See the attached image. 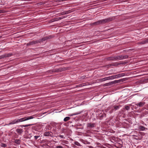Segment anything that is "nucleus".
<instances>
[{
  "label": "nucleus",
  "mask_w": 148,
  "mask_h": 148,
  "mask_svg": "<svg viewBox=\"0 0 148 148\" xmlns=\"http://www.w3.org/2000/svg\"><path fill=\"white\" fill-rule=\"evenodd\" d=\"M33 118L32 116H27L20 119H16L17 123L25 121Z\"/></svg>",
  "instance_id": "7ed1b4c3"
},
{
  "label": "nucleus",
  "mask_w": 148,
  "mask_h": 148,
  "mask_svg": "<svg viewBox=\"0 0 148 148\" xmlns=\"http://www.w3.org/2000/svg\"><path fill=\"white\" fill-rule=\"evenodd\" d=\"M1 146L2 147H5L7 145L6 144L3 143H1Z\"/></svg>",
  "instance_id": "aec40b11"
},
{
  "label": "nucleus",
  "mask_w": 148,
  "mask_h": 148,
  "mask_svg": "<svg viewBox=\"0 0 148 148\" xmlns=\"http://www.w3.org/2000/svg\"><path fill=\"white\" fill-rule=\"evenodd\" d=\"M5 58V56H4V55L0 56V59H1L3 58Z\"/></svg>",
  "instance_id": "5701e85b"
},
{
  "label": "nucleus",
  "mask_w": 148,
  "mask_h": 148,
  "mask_svg": "<svg viewBox=\"0 0 148 148\" xmlns=\"http://www.w3.org/2000/svg\"><path fill=\"white\" fill-rule=\"evenodd\" d=\"M65 17L64 16L62 17H60L59 18H56L55 20L54 21H56L58 20H60L64 18Z\"/></svg>",
  "instance_id": "f3484780"
},
{
  "label": "nucleus",
  "mask_w": 148,
  "mask_h": 148,
  "mask_svg": "<svg viewBox=\"0 0 148 148\" xmlns=\"http://www.w3.org/2000/svg\"><path fill=\"white\" fill-rule=\"evenodd\" d=\"M15 142L17 144H20L21 142L19 139H16L15 140Z\"/></svg>",
  "instance_id": "6ab92c4d"
},
{
  "label": "nucleus",
  "mask_w": 148,
  "mask_h": 148,
  "mask_svg": "<svg viewBox=\"0 0 148 148\" xmlns=\"http://www.w3.org/2000/svg\"><path fill=\"white\" fill-rule=\"evenodd\" d=\"M87 127L90 129L92 128L95 126V124L94 123H88L87 124Z\"/></svg>",
  "instance_id": "0eeeda50"
},
{
  "label": "nucleus",
  "mask_w": 148,
  "mask_h": 148,
  "mask_svg": "<svg viewBox=\"0 0 148 148\" xmlns=\"http://www.w3.org/2000/svg\"><path fill=\"white\" fill-rule=\"evenodd\" d=\"M16 132L19 134H21L23 132V130L22 129H17L16 130Z\"/></svg>",
  "instance_id": "6e6552de"
},
{
  "label": "nucleus",
  "mask_w": 148,
  "mask_h": 148,
  "mask_svg": "<svg viewBox=\"0 0 148 148\" xmlns=\"http://www.w3.org/2000/svg\"><path fill=\"white\" fill-rule=\"evenodd\" d=\"M145 104V102H140L136 104V105H137V106H139V107H140L143 106Z\"/></svg>",
  "instance_id": "1a4fd4ad"
},
{
  "label": "nucleus",
  "mask_w": 148,
  "mask_h": 148,
  "mask_svg": "<svg viewBox=\"0 0 148 148\" xmlns=\"http://www.w3.org/2000/svg\"><path fill=\"white\" fill-rule=\"evenodd\" d=\"M39 137L40 136H34V138L36 140H37Z\"/></svg>",
  "instance_id": "393cba45"
},
{
  "label": "nucleus",
  "mask_w": 148,
  "mask_h": 148,
  "mask_svg": "<svg viewBox=\"0 0 148 148\" xmlns=\"http://www.w3.org/2000/svg\"><path fill=\"white\" fill-rule=\"evenodd\" d=\"M3 10H0V13H3Z\"/></svg>",
  "instance_id": "2f4dec72"
},
{
  "label": "nucleus",
  "mask_w": 148,
  "mask_h": 148,
  "mask_svg": "<svg viewBox=\"0 0 148 148\" xmlns=\"http://www.w3.org/2000/svg\"><path fill=\"white\" fill-rule=\"evenodd\" d=\"M47 39H48V38H47V37H45V38H43L42 39V41H44V40H46Z\"/></svg>",
  "instance_id": "b1692460"
},
{
  "label": "nucleus",
  "mask_w": 148,
  "mask_h": 148,
  "mask_svg": "<svg viewBox=\"0 0 148 148\" xmlns=\"http://www.w3.org/2000/svg\"><path fill=\"white\" fill-rule=\"evenodd\" d=\"M116 75H117V76H116V78L123 76L124 75V73H122Z\"/></svg>",
  "instance_id": "f8f14e48"
},
{
  "label": "nucleus",
  "mask_w": 148,
  "mask_h": 148,
  "mask_svg": "<svg viewBox=\"0 0 148 148\" xmlns=\"http://www.w3.org/2000/svg\"><path fill=\"white\" fill-rule=\"evenodd\" d=\"M125 108L127 110H128L130 109V108L129 106H125Z\"/></svg>",
  "instance_id": "4be33fe9"
},
{
  "label": "nucleus",
  "mask_w": 148,
  "mask_h": 148,
  "mask_svg": "<svg viewBox=\"0 0 148 148\" xmlns=\"http://www.w3.org/2000/svg\"><path fill=\"white\" fill-rule=\"evenodd\" d=\"M59 136L60 137H61V138H64L65 137H64V136H63V135H60L59 136Z\"/></svg>",
  "instance_id": "cd10ccee"
},
{
  "label": "nucleus",
  "mask_w": 148,
  "mask_h": 148,
  "mask_svg": "<svg viewBox=\"0 0 148 148\" xmlns=\"http://www.w3.org/2000/svg\"><path fill=\"white\" fill-rule=\"evenodd\" d=\"M62 146H58L56 147V148H62Z\"/></svg>",
  "instance_id": "c756f323"
},
{
  "label": "nucleus",
  "mask_w": 148,
  "mask_h": 148,
  "mask_svg": "<svg viewBox=\"0 0 148 148\" xmlns=\"http://www.w3.org/2000/svg\"><path fill=\"white\" fill-rule=\"evenodd\" d=\"M17 121H16V119H15L14 120H12L10 123L9 124V125H11V124H13L15 123H16Z\"/></svg>",
  "instance_id": "9b49d317"
},
{
  "label": "nucleus",
  "mask_w": 148,
  "mask_h": 148,
  "mask_svg": "<svg viewBox=\"0 0 148 148\" xmlns=\"http://www.w3.org/2000/svg\"><path fill=\"white\" fill-rule=\"evenodd\" d=\"M117 76V75H112L110 76L101 79H100V80L101 81H103L108 80L112 79H115Z\"/></svg>",
  "instance_id": "20e7f679"
},
{
  "label": "nucleus",
  "mask_w": 148,
  "mask_h": 148,
  "mask_svg": "<svg viewBox=\"0 0 148 148\" xmlns=\"http://www.w3.org/2000/svg\"><path fill=\"white\" fill-rule=\"evenodd\" d=\"M128 57V56L127 55L124 56H116L115 58H112L111 59H108V60H121L126 59Z\"/></svg>",
  "instance_id": "f03ea898"
},
{
  "label": "nucleus",
  "mask_w": 148,
  "mask_h": 148,
  "mask_svg": "<svg viewBox=\"0 0 148 148\" xmlns=\"http://www.w3.org/2000/svg\"><path fill=\"white\" fill-rule=\"evenodd\" d=\"M24 125H23L21 126V127H24Z\"/></svg>",
  "instance_id": "473e14b6"
},
{
  "label": "nucleus",
  "mask_w": 148,
  "mask_h": 148,
  "mask_svg": "<svg viewBox=\"0 0 148 148\" xmlns=\"http://www.w3.org/2000/svg\"><path fill=\"white\" fill-rule=\"evenodd\" d=\"M44 135L46 136H51V137L53 136L52 132H45L44 134Z\"/></svg>",
  "instance_id": "423d86ee"
},
{
  "label": "nucleus",
  "mask_w": 148,
  "mask_h": 148,
  "mask_svg": "<svg viewBox=\"0 0 148 148\" xmlns=\"http://www.w3.org/2000/svg\"><path fill=\"white\" fill-rule=\"evenodd\" d=\"M113 18L112 17H110L101 20H99L92 23V25H97L101 24H104L112 21Z\"/></svg>",
  "instance_id": "f257e3e1"
},
{
  "label": "nucleus",
  "mask_w": 148,
  "mask_h": 148,
  "mask_svg": "<svg viewBox=\"0 0 148 148\" xmlns=\"http://www.w3.org/2000/svg\"><path fill=\"white\" fill-rule=\"evenodd\" d=\"M139 129L141 131H144L146 128L143 126H140L139 127Z\"/></svg>",
  "instance_id": "ddd939ff"
},
{
  "label": "nucleus",
  "mask_w": 148,
  "mask_h": 148,
  "mask_svg": "<svg viewBox=\"0 0 148 148\" xmlns=\"http://www.w3.org/2000/svg\"><path fill=\"white\" fill-rule=\"evenodd\" d=\"M120 82V80H115L114 81L112 82H109L108 83H106L104 84V86H108L109 85H111L113 84H115Z\"/></svg>",
  "instance_id": "39448f33"
},
{
  "label": "nucleus",
  "mask_w": 148,
  "mask_h": 148,
  "mask_svg": "<svg viewBox=\"0 0 148 148\" xmlns=\"http://www.w3.org/2000/svg\"><path fill=\"white\" fill-rule=\"evenodd\" d=\"M143 41L144 42L143 43H144V44H146L148 43V38Z\"/></svg>",
  "instance_id": "412c9836"
},
{
  "label": "nucleus",
  "mask_w": 148,
  "mask_h": 148,
  "mask_svg": "<svg viewBox=\"0 0 148 148\" xmlns=\"http://www.w3.org/2000/svg\"><path fill=\"white\" fill-rule=\"evenodd\" d=\"M70 119V118L69 117H65L64 119V121H67L68 120H69Z\"/></svg>",
  "instance_id": "a211bd4d"
},
{
  "label": "nucleus",
  "mask_w": 148,
  "mask_h": 148,
  "mask_svg": "<svg viewBox=\"0 0 148 148\" xmlns=\"http://www.w3.org/2000/svg\"><path fill=\"white\" fill-rule=\"evenodd\" d=\"M62 71V70L61 69H57L56 71H56V72H58L59 71Z\"/></svg>",
  "instance_id": "bb28decb"
},
{
  "label": "nucleus",
  "mask_w": 148,
  "mask_h": 148,
  "mask_svg": "<svg viewBox=\"0 0 148 148\" xmlns=\"http://www.w3.org/2000/svg\"><path fill=\"white\" fill-rule=\"evenodd\" d=\"M80 112H77L76 113H75L74 114H70L69 115V116H72L73 115H75L79 114H80Z\"/></svg>",
  "instance_id": "2eb2a0df"
},
{
  "label": "nucleus",
  "mask_w": 148,
  "mask_h": 148,
  "mask_svg": "<svg viewBox=\"0 0 148 148\" xmlns=\"http://www.w3.org/2000/svg\"><path fill=\"white\" fill-rule=\"evenodd\" d=\"M69 11H64L61 12V15H64L69 14Z\"/></svg>",
  "instance_id": "dca6fc26"
},
{
  "label": "nucleus",
  "mask_w": 148,
  "mask_h": 148,
  "mask_svg": "<svg viewBox=\"0 0 148 148\" xmlns=\"http://www.w3.org/2000/svg\"><path fill=\"white\" fill-rule=\"evenodd\" d=\"M12 55V54L11 53H8L7 54H4V56L5 57H9L11 56Z\"/></svg>",
  "instance_id": "4468645a"
},
{
  "label": "nucleus",
  "mask_w": 148,
  "mask_h": 148,
  "mask_svg": "<svg viewBox=\"0 0 148 148\" xmlns=\"http://www.w3.org/2000/svg\"><path fill=\"white\" fill-rule=\"evenodd\" d=\"M143 41L141 42H139V44H144V43H143Z\"/></svg>",
  "instance_id": "7c9ffc66"
},
{
  "label": "nucleus",
  "mask_w": 148,
  "mask_h": 148,
  "mask_svg": "<svg viewBox=\"0 0 148 148\" xmlns=\"http://www.w3.org/2000/svg\"><path fill=\"white\" fill-rule=\"evenodd\" d=\"M37 43V42L36 41H32L31 42H30L29 43H27V45H33L36 44Z\"/></svg>",
  "instance_id": "9d476101"
},
{
  "label": "nucleus",
  "mask_w": 148,
  "mask_h": 148,
  "mask_svg": "<svg viewBox=\"0 0 148 148\" xmlns=\"http://www.w3.org/2000/svg\"><path fill=\"white\" fill-rule=\"evenodd\" d=\"M114 108L116 110H117L119 108V107L118 106H116L114 107Z\"/></svg>",
  "instance_id": "a878e982"
},
{
  "label": "nucleus",
  "mask_w": 148,
  "mask_h": 148,
  "mask_svg": "<svg viewBox=\"0 0 148 148\" xmlns=\"http://www.w3.org/2000/svg\"><path fill=\"white\" fill-rule=\"evenodd\" d=\"M31 125V124L25 125L24 127H28V126H30Z\"/></svg>",
  "instance_id": "c85d7f7f"
}]
</instances>
